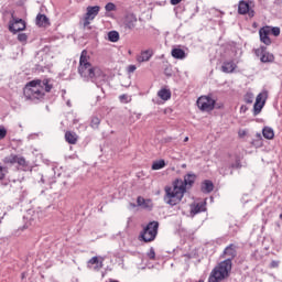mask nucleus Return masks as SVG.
Masks as SVG:
<instances>
[{
  "label": "nucleus",
  "instance_id": "obj_21",
  "mask_svg": "<svg viewBox=\"0 0 282 282\" xmlns=\"http://www.w3.org/2000/svg\"><path fill=\"white\" fill-rule=\"evenodd\" d=\"M238 12L239 14H248V12H250V4L246 1H240L238 4Z\"/></svg>",
  "mask_w": 282,
  "mask_h": 282
},
{
  "label": "nucleus",
  "instance_id": "obj_20",
  "mask_svg": "<svg viewBox=\"0 0 282 282\" xmlns=\"http://www.w3.org/2000/svg\"><path fill=\"white\" fill-rule=\"evenodd\" d=\"M19 166H21L22 171H32V167H30V163L25 161V158L18 156L17 163Z\"/></svg>",
  "mask_w": 282,
  "mask_h": 282
},
{
  "label": "nucleus",
  "instance_id": "obj_36",
  "mask_svg": "<svg viewBox=\"0 0 282 282\" xmlns=\"http://www.w3.org/2000/svg\"><path fill=\"white\" fill-rule=\"evenodd\" d=\"M6 173H8V171L0 163V180H3L6 177Z\"/></svg>",
  "mask_w": 282,
  "mask_h": 282
},
{
  "label": "nucleus",
  "instance_id": "obj_37",
  "mask_svg": "<svg viewBox=\"0 0 282 282\" xmlns=\"http://www.w3.org/2000/svg\"><path fill=\"white\" fill-rule=\"evenodd\" d=\"M6 135H8V130H6L3 127H0V140H3Z\"/></svg>",
  "mask_w": 282,
  "mask_h": 282
},
{
  "label": "nucleus",
  "instance_id": "obj_11",
  "mask_svg": "<svg viewBox=\"0 0 282 282\" xmlns=\"http://www.w3.org/2000/svg\"><path fill=\"white\" fill-rule=\"evenodd\" d=\"M220 69L224 74H234L235 69H237V62L235 59H226L223 62Z\"/></svg>",
  "mask_w": 282,
  "mask_h": 282
},
{
  "label": "nucleus",
  "instance_id": "obj_18",
  "mask_svg": "<svg viewBox=\"0 0 282 282\" xmlns=\"http://www.w3.org/2000/svg\"><path fill=\"white\" fill-rule=\"evenodd\" d=\"M214 188H215V185L212 183V181H208V180L204 181L200 186L202 193H206V194L213 193Z\"/></svg>",
  "mask_w": 282,
  "mask_h": 282
},
{
  "label": "nucleus",
  "instance_id": "obj_8",
  "mask_svg": "<svg viewBox=\"0 0 282 282\" xmlns=\"http://www.w3.org/2000/svg\"><path fill=\"white\" fill-rule=\"evenodd\" d=\"M265 100H268V90H263L257 96L256 102L253 105L254 116H259V113H261V110L263 107H265Z\"/></svg>",
  "mask_w": 282,
  "mask_h": 282
},
{
  "label": "nucleus",
  "instance_id": "obj_25",
  "mask_svg": "<svg viewBox=\"0 0 282 282\" xmlns=\"http://www.w3.org/2000/svg\"><path fill=\"white\" fill-rule=\"evenodd\" d=\"M138 206H141V208H152L153 204L149 199H144L143 197H138L137 199Z\"/></svg>",
  "mask_w": 282,
  "mask_h": 282
},
{
  "label": "nucleus",
  "instance_id": "obj_46",
  "mask_svg": "<svg viewBox=\"0 0 282 282\" xmlns=\"http://www.w3.org/2000/svg\"><path fill=\"white\" fill-rule=\"evenodd\" d=\"M67 106H68V107H72V102L67 101Z\"/></svg>",
  "mask_w": 282,
  "mask_h": 282
},
{
  "label": "nucleus",
  "instance_id": "obj_15",
  "mask_svg": "<svg viewBox=\"0 0 282 282\" xmlns=\"http://www.w3.org/2000/svg\"><path fill=\"white\" fill-rule=\"evenodd\" d=\"M102 261H105V259L98 258V257H93L88 261V268H91V265H95V270H100V268H102Z\"/></svg>",
  "mask_w": 282,
  "mask_h": 282
},
{
  "label": "nucleus",
  "instance_id": "obj_27",
  "mask_svg": "<svg viewBox=\"0 0 282 282\" xmlns=\"http://www.w3.org/2000/svg\"><path fill=\"white\" fill-rule=\"evenodd\" d=\"M108 41L111 43H118V41H120V33H118V31H110L108 33Z\"/></svg>",
  "mask_w": 282,
  "mask_h": 282
},
{
  "label": "nucleus",
  "instance_id": "obj_43",
  "mask_svg": "<svg viewBox=\"0 0 282 282\" xmlns=\"http://www.w3.org/2000/svg\"><path fill=\"white\" fill-rule=\"evenodd\" d=\"M239 135H246V130L239 131Z\"/></svg>",
  "mask_w": 282,
  "mask_h": 282
},
{
  "label": "nucleus",
  "instance_id": "obj_4",
  "mask_svg": "<svg viewBox=\"0 0 282 282\" xmlns=\"http://www.w3.org/2000/svg\"><path fill=\"white\" fill-rule=\"evenodd\" d=\"M50 91H52L50 79H35L24 87V98H26V100H41L44 98L45 93Z\"/></svg>",
  "mask_w": 282,
  "mask_h": 282
},
{
  "label": "nucleus",
  "instance_id": "obj_29",
  "mask_svg": "<svg viewBox=\"0 0 282 282\" xmlns=\"http://www.w3.org/2000/svg\"><path fill=\"white\" fill-rule=\"evenodd\" d=\"M18 159H19V155L10 154L3 159V162L4 164H17Z\"/></svg>",
  "mask_w": 282,
  "mask_h": 282
},
{
  "label": "nucleus",
  "instance_id": "obj_2",
  "mask_svg": "<svg viewBox=\"0 0 282 282\" xmlns=\"http://www.w3.org/2000/svg\"><path fill=\"white\" fill-rule=\"evenodd\" d=\"M89 61V53L84 50L79 57L78 74L84 80H90L99 87V85H102L107 80V75H105V72L100 67L91 66Z\"/></svg>",
  "mask_w": 282,
  "mask_h": 282
},
{
  "label": "nucleus",
  "instance_id": "obj_31",
  "mask_svg": "<svg viewBox=\"0 0 282 282\" xmlns=\"http://www.w3.org/2000/svg\"><path fill=\"white\" fill-rule=\"evenodd\" d=\"M18 41L22 43V45H25V43H28V34L25 33L18 34Z\"/></svg>",
  "mask_w": 282,
  "mask_h": 282
},
{
  "label": "nucleus",
  "instance_id": "obj_19",
  "mask_svg": "<svg viewBox=\"0 0 282 282\" xmlns=\"http://www.w3.org/2000/svg\"><path fill=\"white\" fill-rule=\"evenodd\" d=\"M173 58H177L178 61H184L186 58V52L182 48H173L172 50Z\"/></svg>",
  "mask_w": 282,
  "mask_h": 282
},
{
  "label": "nucleus",
  "instance_id": "obj_12",
  "mask_svg": "<svg viewBox=\"0 0 282 282\" xmlns=\"http://www.w3.org/2000/svg\"><path fill=\"white\" fill-rule=\"evenodd\" d=\"M259 36L261 43L264 45H272V40L270 39V26H263L259 30Z\"/></svg>",
  "mask_w": 282,
  "mask_h": 282
},
{
  "label": "nucleus",
  "instance_id": "obj_23",
  "mask_svg": "<svg viewBox=\"0 0 282 282\" xmlns=\"http://www.w3.org/2000/svg\"><path fill=\"white\" fill-rule=\"evenodd\" d=\"M262 134H263V138H265L267 140H273L274 139V130L270 127H264L262 129Z\"/></svg>",
  "mask_w": 282,
  "mask_h": 282
},
{
  "label": "nucleus",
  "instance_id": "obj_24",
  "mask_svg": "<svg viewBox=\"0 0 282 282\" xmlns=\"http://www.w3.org/2000/svg\"><path fill=\"white\" fill-rule=\"evenodd\" d=\"M65 140L68 142V144H76V142H78V135H76L74 132H66Z\"/></svg>",
  "mask_w": 282,
  "mask_h": 282
},
{
  "label": "nucleus",
  "instance_id": "obj_39",
  "mask_svg": "<svg viewBox=\"0 0 282 282\" xmlns=\"http://www.w3.org/2000/svg\"><path fill=\"white\" fill-rule=\"evenodd\" d=\"M281 262L279 261V260H273V261H271V263H270V268H279V264H280Z\"/></svg>",
  "mask_w": 282,
  "mask_h": 282
},
{
  "label": "nucleus",
  "instance_id": "obj_1",
  "mask_svg": "<svg viewBox=\"0 0 282 282\" xmlns=\"http://www.w3.org/2000/svg\"><path fill=\"white\" fill-rule=\"evenodd\" d=\"M195 180H197V175L194 173H188L184 176V180L176 178L173 181L172 185L164 187V197L163 200L169 206H177L182 199H184V195H186V188H191L193 184H195Z\"/></svg>",
  "mask_w": 282,
  "mask_h": 282
},
{
  "label": "nucleus",
  "instance_id": "obj_10",
  "mask_svg": "<svg viewBox=\"0 0 282 282\" xmlns=\"http://www.w3.org/2000/svg\"><path fill=\"white\" fill-rule=\"evenodd\" d=\"M25 28H26V24L23 21V19L12 18V20L9 22V31L12 34L23 32V30H25Z\"/></svg>",
  "mask_w": 282,
  "mask_h": 282
},
{
  "label": "nucleus",
  "instance_id": "obj_34",
  "mask_svg": "<svg viewBox=\"0 0 282 282\" xmlns=\"http://www.w3.org/2000/svg\"><path fill=\"white\" fill-rule=\"evenodd\" d=\"M98 124H100V119L98 117H93L90 127L93 129H98Z\"/></svg>",
  "mask_w": 282,
  "mask_h": 282
},
{
  "label": "nucleus",
  "instance_id": "obj_17",
  "mask_svg": "<svg viewBox=\"0 0 282 282\" xmlns=\"http://www.w3.org/2000/svg\"><path fill=\"white\" fill-rule=\"evenodd\" d=\"M191 210L193 215H197V213H204V210H206V203L200 202V203L193 204L191 206Z\"/></svg>",
  "mask_w": 282,
  "mask_h": 282
},
{
  "label": "nucleus",
  "instance_id": "obj_47",
  "mask_svg": "<svg viewBox=\"0 0 282 282\" xmlns=\"http://www.w3.org/2000/svg\"><path fill=\"white\" fill-rule=\"evenodd\" d=\"M280 219H282V214H280Z\"/></svg>",
  "mask_w": 282,
  "mask_h": 282
},
{
  "label": "nucleus",
  "instance_id": "obj_33",
  "mask_svg": "<svg viewBox=\"0 0 282 282\" xmlns=\"http://www.w3.org/2000/svg\"><path fill=\"white\" fill-rule=\"evenodd\" d=\"M253 100H254V95H252L251 93H247L245 96V101L248 105H252Z\"/></svg>",
  "mask_w": 282,
  "mask_h": 282
},
{
  "label": "nucleus",
  "instance_id": "obj_6",
  "mask_svg": "<svg viewBox=\"0 0 282 282\" xmlns=\"http://www.w3.org/2000/svg\"><path fill=\"white\" fill-rule=\"evenodd\" d=\"M100 12V7L99 6H89L86 8V13L83 18L84 21V28H89L91 25V21L96 19V15L99 14Z\"/></svg>",
  "mask_w": 282,
  "mask_h": 282
},
{
  "label": "nucleus",
  "instance_id": "obj_7",
  "mask_svg": "<svg viewBox=\"0 0 282 282\" xmlns=\"http://www.w3.org/2000/svg\"><path fill=\"white\" fill-rule=\"evenodd\" d=\"M197 107L200 111H213L215 109V99L208 96H202L197 99Z\"/></svg>",
  "mask_w": 282,
  "mask_h": 282
},
{
  "label": "nucleus",
  "instance_id": "obj_13",
  "mask_svg": "<svg viewBox=\"0 0 282 282\" xmlns=\"http://www.w3.org/2000/svg\"><path fill=\"white\" fill-rule=\"evenodd\" d=\"M138 23V18L133 13H128L123 19V25L127 30H133Z\"/></svg>",
  "mask_w": 282,
  "mask_h": 282
},
{
  "label": "nucleus",
  "instance_id": "obj_16",
  "mask_svg": "<svg viewBox=\"0 0 282 282\" xmlns=\"http://www.w3.org/2000/svg\"><path fill=\"white\" fill-rule=\"evenodd\" d=\"M36 25H39L40 28H47V25H50V19H47V15L37 14Z\"/></svg>",
  "mask_w": 282,
  "mask_h": 282
},
{
  "label": "nucleus",
  "instance_id": "obj_3",
  "mask_svg": "<svg viewBox=\"0 0 282 282\" xmlns=\"http://www.w3.org/2000/svg\"><path fill=\"white\" fill-rule=\"evenodd\" d=\"M225 257L227 259L220 262L210 273L208 282H220L228 276L230 270H232V259L237 257V249H235V245H229L224 250Z\"/></svg>",
  "mask_w": 282,
  "mask_h": 282
},
{
  "label": "nucleus",
  "instance_id": "obj_40",
  "mask_svg": "<svg viewBox=\"0 0 282 282\" xmlns=\"http://www.w3.org/2000/svg\"><path fill=\"white\" fill-rule=\"evenodd\" d=\"M131 118H133V120H140V118H142V113H138V112H134L132 113Z\"/></svg>",
  "mask_w": 282,
  "mask_h": 282
},
{
  "label": "nucleus",
  "instance_id": "obj_38",
  "mask_svg": "<svg viewBox=\"0 0 282 282\" xmlns=\"http://www.w3.org/2000/svg\"><path fill=\"white\" fill-rule=\"evenodd\" d=\"M149 259H155V249L151 248L148 252Z\"/></svg>",
  "mask_w": 282,
  "mask_h": 282
},
{
  "label": "nucleus",
  "instance_id": "obj_26",
  "mask_svg": "<svg viewBox=\"0 0 282 282\" xmlns=\"http://www.w3.org/2000/svg\"><path fill=\"white\" fill-rule=\"evenodd\" d=\"M251 144L256 147V149H261V147H263V137L261 133L256 134V138L252 140Z\"/></svg>",
  "mask_w": 282,
  "mask_h": 282
},
{
  "label": "nucleus",
  "instance_id": "obj_41",
  "mask_svg": "<svg viewBox=\"0 0 282 282\" xmlns=\"http://www.w3.org/2000/svg\"><path fill=\"white\" fill-rule=\"evenodd\" d=\"M135 69H137L135 65L128 66L129 74H133V72H135Z\"/></svg>",
  "mask_w": 282,
  "mask_h": 282
},
{
  "label": "nucleus",
  "instance_id": "obj_28",
  "mask_svg": "<svg viewBox=\"0 0 282 282\" xmlns=\"http://www.w3.org/2000/svg\"><path fill=\"white\" fill-rule=\"evenodd\" d=\"M166 166V162L164 160L154 161L152 164V171H160Z\"/></svg>",
  "mask_w": 282,
  "mask_h": 282
},
{
  "label": "nucleus",
  "instance_id": "obj_42",
  "mask_svg": "<svg viewBox=\"0 0 282 282\" xmlns=\"http://www.w3.org/2000/svg\"><path fill=\"white\" fill-rule=\"evenodd\" d=\"M170 3L172 6H177L178 3H182V0H170Z\"/></svg>",
  "mask_w": 282,
  "mask_h": 282
},
{
  "label": "nucleus",
  "instance_id": "obj_32",
  "mask_svg": "<svg viewBox=\"0 0 282 282\" xmlns=\"http://www.w3.org/2000/svg\"><path fill=\"white\" fill-rule=\"evenodd\" d=\"M120 102H123V105H127V102H131V96L129 95H120L119 96Z\"/></svg>",
  "mask_w": 282,
  "mask_h": 282
},
{
  "label": "nucleus",
  "instance_id": "obj_22",
  "mask_svg": "<svg viewBox=\"0 0 282 282\" xmlns=\"http://www.w3.org/2000/svg\"><path fill=\"white\" fill-rule=\"evenodd\" d=\"M159 98L161 100H171V90L166 88H162L161 90L158 91Z\"/></svg>",
  "mask_w": 282,
  "mask_h": 282
},
{
  "label": "nucleus",
  "instance_id": "obj_30",
  "mask_svg": "<svg viewBox=\"0 0 282 282\" xmlns=\"http://www.w3.org/2000/svg\"><path fill=\"white\" fill-rule=\"evenodd\" d=\"M269 34H272L273 36H279L281 34V28L269 26Z\"/></svg>",
  "mask_w": 282,
  "mask_h": 282
},
{
  "label": "nucleus",
  "instance_id": "obj_45",
  "mask_svg": "<svg viewBox=\"0 0 282 282\" xmlns=\"http://www.w3.org/2000/svg\"><path fill=\"white\" fill-rule=\"evenodd\" d=\"M184 142H188V137H185Z\"/></svg>",
  "mask_w": 282,
  "mask_h": 282
},
{
  "label": "nucleus",
  "instance_id": "obj_14",
  "mask_svg": "<svg viewBox=\"0 0 282 282\" xmlns=\"http://www.w3.org/2000/svg\"><path fill=\"white\" fill-rule=\"evenodd\" d=\"M153 56V50L149 48L145 51H142L138 56H137V62L138 63H147L151 61Z\"/></svg>",
  "mask_w": 282,
  "mask_h": 282
},
{
  "label": "nucleus",
  "instance_id": "obj_35",
  "mask_svg": "<svg viewBox=\"0 0 282 282\" xmlns=\"http://www.w3.org/2000/svg\"><path fill=\"white\" fill-rule=\"evenodd\" d=\"M106 12H113L116 10V4L113 2H109L105 6Z\"/></svg>",
  "mask_w": 282,
  "mask_h": 282
},
{
  "label": "nucleus",
  "instance_id": "obj_9",
  "mask_svg": "<svg viewBox=\"0 0 282 282\" xmlns=\"http://www.w3.org/2000/svg\"><path fill=\"white\" fill-rule=\"evenodd\" d=\"M256 56H258L261 63H274V55L268 52V47L260 46L254 50Z\"/></svg>",
  "mask_w": 282,
  "mask_h": 282
},
{
  "label": "nucleus",
  "instance_id": "obj_5",
  "mask_svg": "<svg viewBox=\"0 0 282 282\" xmlns=\"http://www.w3.org/2000/svg\"><path fill=\"white\" fill-rule=\"evenodd\" d=\"M160 228V223L151 221L144 227L143 231L141 232V239L149 243L150 241H154L155 237H158V229Z\"/></svg>",
  "mask_w": 282,
  "mask_h": 282
},
{
  "label": "nucleus",
  "instance_id": "obj_44",
  "mask_svg": "<svg viewBox=\"0 0 282 282\" xmlns=\"http://www.w3.org/2000/svg\"><path fill=\"white\" fill-rule=\"evenodd\" d=\"M232 169H239V163H236L235 165H232Z\"/></svg>",
  "mask_w": 282,
  "mask_h": 282
}]
</instances>
